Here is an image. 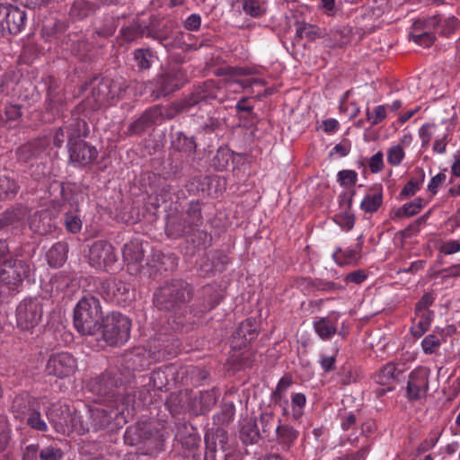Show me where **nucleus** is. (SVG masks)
I'll use <instances>...</instances> for the list:
<instances>
[{"label": "nucleus", "mask_w": 460, "mask_h": 460, "mask_svg": "<svg viewBox=\"0 0 460 460\" xmlns=\"http://www.w3.org/2000/svg\"><path fill=\"white\" fill-rule=\"evenodd\" d=\"M122 257L128 264L140 263L144 259L142 243L135 239L125 243L122 249Z\"/></svg>", "instance_id": "79ce46f5"}, {"label": "nucleus", "mask_w": 460, "mask_h": 460, "mask_svg": "<svg viewBox=\"0 0 460 460\" xmlns=\"http://www.w3.org/2000/svg\"><path fill=\"white\" fill-rule=\"evenodd\" d=\"M260 431L257 419L245 420L240 430V438L244 444L253 445L264 439Z\"/></svg>", "instance_id": "ea45409f"}, {"label": "nucleus", "mask_w": 460, "mask_h": 460, "mask_svg": "<svg viewBox=\"0 0 460 460\" xmlns=\"http://www.w3.org/2000/svg\"><path fill=\"white\" fill-rule=\"evenodd\" d=\"M93 391L98 396L97 401L103 403H112L116 407L117 411L100 406L90 408L88 411L90 426L84 427V432L91 429L97 431L105 429L118 413H124L126 410L128 414H129L130 409L134 411L143 406L146 399V393L143 392L138 393V398H137L136 392L122 394L120 388L116 385L115 381L106 376H102L95 382Z\"/></svg>", "instance_id": "f257e3e1"}, {"label": "nucleus", "mask_w": 460, "mask_h": 460, "mask_svg": "<svg viewBox=\"0 0 460 460\" xmlns=\"http://www.w3.org/2000/svg\"><path fill=\"white\" fill-rule=\"evenodd\" d=\"M434 319V313H425L414 310V318L411 326V333L415 338L421 337L429 331Z\"/></svg>", "instance_id": "4c0bfd02"}, {"label": "nucleus", "mask_w": 460, "mask_h": 460, "mask_svg": "<svg viewBox=\"0 0 460 460\" xmlns=\"http://www.w3.org/2000/svg\"><path fill=\"white\" fill-rule=\"evenodd\" d=\"M68 247L66 243L58 242L52 245L47 252V260L49 266L61 267L67 259Z\"/></svg>", "instance_id": "37998d69"}, {"label": "nucleus", "mask_w": 460, "mask_h": 460, "mask_svg": "<svg viewBox=\"0 0 460 460\" xmlns=\"http://www.w3.org/2000/svg\"><path fill=\"white\" fill-rule=\"evenodd\" d=\"M355 194L356 190H352L350 191H345L340 196L341 199L340 204L341 207H345V211L336 215L334 221L346 231H350L354 227L356 221L355 216L350 212V208L352 206V200Z\"/></svg>", "instance_id": "a878e982"}, {"label": "nucleus", "mask_w": 460, "mask_h": 460, "mask_svg": "<svg viewBox=\"0 0 460 460\" xmlns=\"http://www.w3.org/2000/svg\"><path fill=\"white\" fill-rule=\"evenodd\" d=\"M127 88V82L121 76L103 77L93 84L88 102L93 110L114 105L122 99Z\"/></svg>", "instance_id": "20e7f679"}, {"label": "nucleus", "mask_w": 460, "mask_h": 460, "mask_svg": "<svg viewBox=\"0 0 460 460\" xmlns=\"http://www.w3.org/2000/svg\"><path fill=\"white\" fill-rule=\"evenodd\" d=\"M95 11V4L85 0H75L69 11L70 17L75 21H81Z\"/></svg>", "instance_id": "49530a36"}, {"label": "nucleus", "mask_w": 460, "mask_h": 460, "mask_svg": "<svg viewBox=\"0 0 460 460\" xmlns=\"http://www.w3.org/2000/svg\"><path fill=\"white\" fill-rule=\"evenodd\" d=\"M99 291L105 300L121 306L128 305L135 298L130 285L117 279L102 281Z\"/></svg>", "instance_id": "f8f14e48"}, {"label": "nucleus", "mask_w": 460, "mask_h": 460, "mask_svg": "<svg viewBox=\"0 0 460 460\" xmlns=\"http://www.w3.org/2000/svg\"><path fill=\"white\" fill-rule=\"evenodd\" d=\"M126 362L127 367L131 368L133 371H142L150 364L149 359L146 358L144 355L138 350H136L135 352H132L127 356Z\"/></svg>", "instance_id": "bf43d9fd"}, {"label": "nucleus", "mask_w": 460, "mask_h": 460, "mask_svg": "<svg viewBox=\"0 0 460 460\" xmlns=\"http://www.w3.org/2000/svg\"><path fill=\"white\" fill-rule=\"evenodd\" d=\"M206 451L204 460H217V453L221 450L224 460H243L239 452L227 451V434L223 429H217L216 433H207L205 436Z\"/></svg>", "instance_id": "f3484780"}, {"label": "nucleus", "mask_w": 460, "mask_h": 460, "mask_svg": "<svg viewBox=\"0 0 460 460\" xmlns=\"http://www.w3.org/2000/svg\"><path fill=\"white\" fill-rule=\"evenodd\" d=\"M28 214L29 210L27 207L21 204L6 209L0 216V229L6 227L18 228L22 226L24 224Z\"/></svg>", "instance_id": "bb28decb"}, {"label": "nucleus", "mask_w": 460, "mask_h": 460, "mask_svg": "<svg viewBox=\"0 0 460 460\" xmlns=\"http://www.w3.org/2000/svg\"><path fill=\"white\" fill-rule=\"evenodd\" d=\"M405 157L403 147L400 145L392 146L387 150V162L392 166H398Z\"/></svg>", "instance_id": "0e129e2a"}, {"label": "nucleus", "mask_w": 460, "mask_h": 460, "mask_svg": "<svg viewBox=\"0 0 460 460\" xmlns=\"http://www.w3.org/2000/svg\"><path fill=\"white\" fill-rule=\"evenodd\" d=\"M76 370V359L68 352L52 354L45 367L47 376H52L59 379L70 377Z\"/></svg>", "instance_id": "6ab92c4d"}, {"label": "nucleus", "mask_w": 460, "mask_h": 460, "mask_svg": "<svg viewBox=\"0 0 460 460\" xmlns=\"http://www.w3.org/2000/svg\"><path fill=\"white\" fill-rule=\"evenodd\" d=\"M48 145L49 140L46 137L28 142L18 147L17 158L19 161L26 163L36 156L39 152L44 150Z\"/></svg>", "instance_id": "f704fd0d"}, {"label": "nucleus", "mask_w": 460, "mask_h": 460, "mask_svg": "<svg viewBox=\"0 0 460 460\" xmlns=\"http://www.w3.org/2000/svg\"><path fill=\"white\" fill-rule=\"evenodd\" d=\"M102 338L110 346L125 344L130 337V319L118 312H112L103 318Z\"/></svg>", "instance_id": "1a4fd4ad"}, {"label": "nucleus", "mask_w": 460, "mask_h": 460, "mask_svg": "<svg viewBox=\"0 0 460 460\" xmlns=\"http://www.w3.org/2000/svg\"><path fill=\"white\" fill-rule=\"evenodd\" d=\"M430 370L426 367H418L409 375L405 397L410 402H418L427 397L429 390Z\"/></svg>", "instance_id": "dca6fc26"}, {"label": "nucleus", "mask_w": 460, "mask_h": 460, "mask_svg": "<svg viewBox=\"0 0 460 460\" xmlns=\"http://www.w3.org/2000/svg\"><path fill=\"white\" fill-rule=\"evenodd\" d=\"M184 432L181 431L177 433L176 438L186 449L193 450L199 447L200 438L192 426H184Z\"/></svg>", "instance_id": "09e8293b"}, {"label": "nucleus", "mask_w": 460, "mask_h": 460, "mask_svg": "<svg viewBox=\"0 0 460 460\" xmlns=\"http://www.w3.org/2000/svg\"><path fill=\"white\" fill-rule=\"evenodd\" d=\"M218 393L215 388L200 391L192 402L193 411L196 414H205L216 405Z\"/></svg>", "instance_id": "7c9ffc66"}, {"label": "nucleus", "mask_w": 460, "mask_h": 460, "mask_svg": "<svg viewBox=\"0 0 460 460\" xmlns=\"http://www.w3.org/2000/svg\"><path fill=\"white\" fill-rule=\"evenodd\" d=\"M24 420L27 426L36 431L46 432L49 429L48 424L43 419L40 411L35 408L29 412Z\"/></svg>", "instance_id": "4d7b16f0"}, {"label": "nucleus", "mask_w": 460, "mask_h": 460, "mask_svg": "<svg viewBox=\"0 0 460 460\" xmlns=\"http://www.w3.org/2000/svg\"><path fill=\"white\" fill-rule=\"evenodd\" d=\"M64 455V451L56 442L41 448L38 444H31L23 448L22 460H62Z\"/></svg>", "instance_id": "4be33fe9"}, {"label": "nucleus", "mask_w": 460, "mask_h": 460, "mask_svg": "<svg viewBox=\"0 0 460 460\" xmlns=\"http://www.w3.org/2000/svg\"><path fill=\"white\" fill-rule=\"evenodd\" d=\"M423 19H417L413 22L411 25V31L409 34L410 40H411L415 44L423 47L429 48L436 40V35L434 33V30H430L429 27L417 28V23L419 22H423Z\"/></svg>", "instance_id": "2f4dec72"}, {"label": "nucleus", "mask_w": 460, "mask_h": 460, "mask_svg": "<svg viewBox=\"0 0 460 460\" xmlns=\"http://www.w3.org/2000/svg\"><path fill=\"white\" fill-rule=\"evenodd\" d=\"M34 398L28 394H21L14 397L12 411L17 419L24 420L34 407Z\"/></svg>", "instance_id": "58836bf2"}, {"label": "nucleus", "mask_w": 460, "mask_h": 460, "mask_svg": "<svg viewBox=\"0 0 460 460\" xmlns=\"http://www.w3.org/2000/svg\"><path fill=\"white\" fill-rule=\"evenodd\" d=\"M148 266L153 270L150 274L164 275L173 271L178 266V258L172 253L155 252Z\"/></svg>", "instance_id": "393cba45"}, {"label": "nucleus", "mask_w": 460, "mask_h": 460, "mask_svg": "<svg viewBox=\"0 0 460 460\" xmlns=\"http://www.w3.org/2000/svg\"><path fill=\"white\" fill-rule=\"evenodd\" d=\"M87 124L84 119L79 118H72L65 122L63 126L54 129L53 132V145L60 148L67 140L68 148L75 140L86 136Z\"/></svg>", "instance_id": "a211bd4d"}, {"label": "nucleus", "mask_w": 460, "mask_h": 460, "mask_svg": "<svg viewBox=\"0 0 460 460\" xmlns=\"http://www.w3.org/2000/svg\"><path fill=\"white\" fill-rule=\"evenodd\" d=\"M358 172L354 170H341L337 174V181L341 186L350 188L358 181Z\"/></svg>", "instance_id": "69168bd1"}, {"label": "nucleus", "mask_w": 460, "mask_h": 460, "mask_svg": "<svg viewBox=\"0 0 460 460\" xmlns=\"http://www.w3.org/2000/svg\"><path fill=\"white\" fill-rule=\"evenodd\" d=\"M219 259V253L217 252H210L208 254L206 258H204L199 264V271L203 276H208L212 274L215 271L222 270L221 269H217V265L215 262V260Z\"/></svg>", "instance_id": "e2e57ef3"}, {"label": "nucleus", "mask_w": 460, "mask_h": 460, "mask_svg": "<svg viewBox=\"0 0 460 460\" xmlns=\"http://www.w3.org/2000/svg\"><path fill=\"white\" fill-rule=\"evenodd\" d=\"M362 422H358L357 415L354 411L345 412L341 416V429L348 434L351 432L358 433V428H360Z\"/></svg>", "instance_id": "680f3d73"}, {"label": "nucleus", "mask_w": 460, "mask_h": 460, "mask_svg": "<svg viewBox=\"0 0 460 460\" xmlns=\"http://www.w3.org/2000/svg\"><path fill=\"white\" fill-rule=\"evenodd\" d=\"M183 236L186 237L187 243L192 246L190 254H194L199 250H206L212 243L211 234L199 229V227L190 229V232H186Z\"/></svg>", "instance_id": "473e14b6"}, {"label": "nucleus", "mask_w": 460, "mask_h": 460, "mask_svg": "<svg viewBox=\"0 0 460 460\" xmlns=\"http://www.w3.org/2000/svg\"><path fill=\"white\" fill-rule=\"evenodd\" d=\"M77 187L75 184H61L60 194L65 202L69 203L71 206L77 205L78 199L76 193Z\"/></svg>", "instance_id": "774afa93"}, {"label": "nucleus", "mask_w": 460, "mask_h": 460, "mask_svg": "<svg viewBox=\"0 0 460 460\" xmlns=\"http://www.w3.org/2000/svg\"><path fill=\"white\" fill-rule=\"evenodd\" d=\"M175 112L171 106L164 107L155 105L147 109L137 119L130 123L127 128L128 136L140 135L155 124L163 119H171L175 116Z\"/></svg>", "instance_id": "9d476101"}, {"label": "nucleus", "mask_w": 460, "mask_h": 460, "mask_svg": "<svg viewBox=\"0 0 460 460\" xmlns=\"http://www.w3.org/2000/svg\"><path fill=\"white\" fill-rule=\"evenodd\" d=\"M168 385V379L165 372L157 369L154 370L149 376L148 385L156 390H163Z\"/></svg>", "instance_id": "338daca9"}, {"label": "nucleus", "mask_w": 460, "mask_h": 460, "mask_svg": "<svg viewBox=\"0 0 460 460\" xmlns=\"http://www.w3.org/2000/svg\"><path fill=\"white\" fill-rule=\"evenodd\" d=\"M186 80V75L181 67H169L155 79V86L152 95L155 99L166 96L181 88Z\"/></svg>", "instance_id": "2eb2a0df"}, {"label": "nucleus", "mask_w": 460, "mask_h": 460, "mask_svg": "<svg viewBox=\"0 0 460 460\" xmlns=\"http://www.w3.org/2000/svg\"><path fill=\"white\" fill-rule=\"evenodd\" d=\"M27 14L25 11L12 5L9 10V18L5 25V33L16 35L25 27Z\"/></svg>", "instance_id": "72a5a7b5"}, {"label": "nucleus", "mask_w": 460, "mask_h": 460, "mask_svg": "<svg viewBox=\"0 0 460 460\" xmlns=\"http://www.w3.org/2000/svg\"><path fill=\"white\" fill-rule=\"evenodd\" d=\"M384 194L383 187L381 185H376L368 190L360 202V209L366 214H374L383 205Z\"/></svg>", "instance_id": "c85d7f7f"}, {"label": "nucleus", "mask_w": 460, "mask_h": 460, "mask_svg": "<svg viewBox=\"0 0 460 460\" xmlns=\"http://www.w3.org/2000/svg\"><path fill=\"white\" fill-rule=\"evenodd\" d=\"M258 333L259 332L255 322L251 319L242 322L232 335V348L234 349L245 348L248 343L257 338Z\"/></svg>", "instance_id": "5701e85b"}, {"label": "nucleus", "mask_w": 460, "mask_h": 460, "mask_svg": "<svg viewBox=\"0 0 460 460\" xmlns=\"http://www.w3.org/2000/svg\"><path fill=\"white\" fill-rule=\"evenodd\" d=\"M202 224L201 204L199 200H192L181 216L168 218L166 233L172 238H179L183 236L186 232H190V229L198 228Z\"/></svg>", "instance_id": "6e6552de"}, {"label": "nucleus", "mask_w": 460, "mask_h": 460, "mask_svg": "<svg viewBox=\"0 0 460 460\" xmlns=\"http://www.w3.org/2000/svg\"><path fill=\"white\" fill-rule=\"evenodd\" d=\"M298 436V430L289 424L281 423V420H279V424L275 428V440L283 450H289L295 444Z\"/></svg>", "instance_id": "c756f323"}, {"label": "nucleus", "mask_w": 460, "mask_h": 460, "mask_svg": "<svg viewBox=\"0 0 460 460\" xmlns=\"http://www.w3.org/2000/svg\"><path fill=\"white\" fill-rule=\"evenodd\" d=\"M242 7L252 18H261L267 13V3L264 0H242Z\"/></svg>", "instance_id": "8fccbe9b"}, {"label": "nucleus", "mask_w": 460, "mask_h": 460, "mask_svg": "<svg viewBox=\"0 0 460 460\" xmlns=\"http://www.w3.org/2000/svg\"><path fill=\"white\" fill-rule=\"evenodd\" d=\"M146 37L157 40L168 51L174 49L176 46L173 34L166 31L148 28L146 29Z\"/></svg>", "instance_id": "de8ad7c7"}, {"label": "nucleus", "mask_w": 460, "mask_h": 460, "mask_svg": "<svg viewBox=\"0 0 460 460\" xmlns=\"http://www.w3.org/2000/svg\"><path fill=\"white\" fill-rule=\"evenodd\" d=\"M296 27V38L297 40L305 38L308 40H314L319 36L317 27L310 23L297 22Z\"/></svg>", "instance_id": "13d9d810"}, {"label": "nucleus", "mask_w": 460, "mask_h": 460, "mask_svg": "<svg viewBox=\"0 0 460 460\" xmlns=\"http://www.w3.org/2000/svg\"><path fill=\"white\" fill-rule=\"evenodd\" d=\"M171 147L186 156L193 155L197 151L194 137H189L182 131L172 132L170 136Z\"/></svg>", "instance_id": "cd10ccee"}, {"label": "nucleus", "mask_w": 460, "mask_h": 460, "mask_svg": "<svg viewBox=\"0 0 460 460\" xmlns=\"http://www.w3.org/2000/svg\"><path fill=\"white\" fill-rule=\"evenodd\" d=\"M341 314L332 311L327 316L317 317L313 323L315 333L323 341L331 340L338 332V321Z\"/></svg>", "instance_id": "b1692460"}, {"label": "nucleus", "mask_w": 460, "mask_h": 460, "mask_svg": "<svg viewBox=\"0 0 460 460\" xmlns=\"http://www.w3.org/2000/svg\"><path fill=\"white\" fill-rule=\"evenodd\" d=\"M425 180V172L422 168L417 167L412 172L410 181L404 185L400 192L402 198H408L415 195L420 189Z\"/></svg>", "instance_id": "c03bdc74"}, {"label": "nucleus", "mask_w": 460, "mask_h": 460, "mask_svg": "<svg viewBox=\"0 0 460 460\" xmlns=\"http://www.w3.org/2000/svg\"><path fill=\"white\" fill-rule=\"evenodd\" d=\"M112 244L106 240H97L89 250V263L98 270L111 271L117 262Z\"/></svg>", "instance_id": "4468645a"}, {"label": "nucleus", "mask_w": 460, "mask_h": 460, "mask_svg": "<svg viewBox=\"0 0 460 460\" xmlns=\"http://www.w3.org/2000/svg\"><path fill=\"white\" fill-rule=\"evenodd\" d=\"M399 374L400 371L397 369L396 365L389 362L375 373L373 380L377 385L394 386Z\"/></svg>", "instance_id": "e433bc0d"}, {"label": "nucleus", "mask_w": 460, "mask_h": 460, "mask_svg": "<svg viewBox=\"0 0 460 460\" xmlns=\"http://www.w3.org/2000/svg\"><path fill=\"white\" fill-rule=\"evenodd\" d=\"M193 296V288L182 279L166 282L154 294V304L159 310L173 313V323L184 328L195 323L194 315L188 310Z\"/></svg>", "instance_id": "f03ea898"}, {"label": "nucleus", "mask_w": 460, "mask_h": 460, "mask_svg": "<svg viewBox=\"0 0 460 460\" xmlns=\"http://www.w3.org/2000/svg\"><path fill=\"white\" fill-rule=\"evenodd\" d=\"M49 420L55 430L61 434H69L73 431L84 433L85 429L81 416L67 405L55 409L49 416Z\"/></svg>", "instance_id": "9b49d317"}, {"label": "nucleus", "mask_w": 460, "mask_h": 460, "mask_svg": "<svg viewBox=\"0 0 460 460\" xmlns=\"http://www.w3.org/2000/svg\"><path fill=\"white\" fill-rule=\"evenodd\" d=\"M306 396L303 393H293L290 397L291 418L298 421L305 414Z\"/></svg>", "instance_id": "3c124183"}, {"label": "nucleus", "mask_w": 460, "mask_h": 460, "mask_svg": "<svg viewBox=\"0 0 460 460\" xmlns=\"http://www.w3.org/2000/svg\"><path fill=\"white\" fill-rule=\"evenodd\" d=\"M19 185L9 177L0 178V199L13 198L19 190Z\"/></svg>", "instance_id": "052dcab7"}, {"label": "nucleus", "mask_w": 460, "mask_h": 460, "mask_svg": "<svg viewBox=\"0 0 460 460\" xmlns=\"http://www.w3.org/2000/svg\"><path fill=\"white\" fill-rule=\"evenodd\" d=\"M376 431V423L374 420L368 419L360 425L359 434L351 432L347 434L344 438H341L339 446L344 447L346 444L357 447L360 445V448L352 453L345 454L337 458V460H366L373 444L372 436Z\"/></svg>", "instance_id": "423d86ee"}, {"label": "nucleus", "mask_w": 460, "mask_h": 460, "mask_svg": "<svg viewBox=\"0 0 460 460\" xmlns=\"http://www.w3.org/2000/svg\"><path fill=\"white\" fill-rule=\"evenodd\" d=\"M426 206V202L421 198H416L412 201L403 204L402 207L394 209L391 214L393 220H398L402 217H411L420 212Z\"/></svg>", "instance_id": "a19ab883"}, {"label": "nucleus", "mask_w": 460, "mask_h": 460, "mask_svg": "<svg viewBox=\"0 0 460 460\" xmlns=\"http://www.w3.org/2000/svg\"><path fill=\"white\" fill-rule=\"evenodd\" d=\"M43 306L39 298H25L16 308V323L18 328L31 331L41 321Z\"/></svg>", "instance_id": "ddd939ff"}, {"label": "nucleus", "mask_w": 460, "mask_h": 460, "mask_svg": "<svg viewBox=\"0 0 460 460\" xmlns=\"http://www.w3.org/2000/svg\"><path fill=\"white\" fill-rule=\"evenodd\" d=\"M148 27H142L138 22H133L120 30V36L127 42H132L146 36Z\"/></svg>", "instance_id": "5fc2aeb1"}, {"label": "nucleus", "mask_w": 460, "mask_h": 460, "mask_svg": "<svg viewBox=\"0 0 460 460\" xmlns=\"http://www.w3.org/2000/svg\"><path fill=\"white\" fill-rule=\"evenodd\" d=\"M103 322L100 300L93 296H83L74 308L73 323L81 335L96 334Z\"/></svg>", "instance_id": "7ed1b4c3"}, {"label": "nucleus", "mask_w": 460, "mask_h": 460, "mask_svg": "<svg viewBox=\"0 0 460 460\" xmlns=\"http://www.w3.org/2000/svg\"><path fill=\"white\" fill-rule=\"evenodd\" d=\"M224 98L225 92L219 83L215 80H207L195 86L193 92L188 97L173 102L172 107L175 114H178L201 102L208 103L215 100L222 102Z\"/></svg>", "instance_id": "0eeeda50"}, {"label": "nucleus", "mask_w": 460, "mask_h": 460, "mask_svg": "<svg viewBox=\"0 0 460 460\" xmlns=\"http://www.w3.org/2000/svg\"><path fill=\"white\" fill-rule=\"evenodd\" d=\"M417 24V28L426 26L443 38H450L460 27V20L452 14L435 13L425 17L423 22H419Z\"/></svg>", "instance_id": "aec40b11"}, {"label": "nucleus", "mask_w": 460, "mask_h": 460, "mask_svg": "<svg viewBox=\"0 0 460 460\" xmlns=\"http://www.w3.org/2000/svg\"><path fill=\"white\" fill-rule=\"evenodd\" d=\"M134 61L138 70H148L154 61V54L149 49H137L133 52Z\"/></svg>", "instance_id": "603ef678"}, {"label": "nucleus", "mask_w": 460, "mask_h": 460, "mask_svg": "<svg viewBox=\"0 0 460 460\" xmlns=\"http://www.w3.org/2000/svg\"><path fill=\"white\" fill-rule=\"evenodd\" d=\"M117 27V19L111 15H105L100 23L96 25L95 32L101 37L108 38L114 34Z\"/></svg>", "instance_id": "864d4df0"}, {"label": "nucleus", "mask_w": 460, "mask_h": 460, "mask_svg": "<svg viewBox=\"0 0 460 460\" xmlns=\"http://www.w3.org/2000/svg\"><path fill=\"white\" fill-rule=\"evenodd\" d=\"M69 160L74 166H85L92 164L98 156L95 146L78 138L68 148Z\"/></svg>", "instance_id": "412c9836"}, {"label": "nucleus", "mask_w": 460, "mask_h": 460, "mask_svg": "<svg viewBox=\"0 0 460 460\" xmlns=\"http://www.w3.org/2000/svg\"><path fill=\"white\" fill-rule=\"evenodd\" d=\"M275 419L276 415L270 405H268L261 411L257 422L258 425L260 424L261 426L259 429L261 432V434L262 435V438H270L275 426Z\"/></svg>", "instance_id": "a18cd8bd"}, {"label": "nucleus", "mask_w": 460, "mask_h": 460, "mask_svg": "<svg viewBox=\"0 0 460 460\" xmlns=\"http://www.w3.org/2000/svg\"><path fill=\"white\" fill-rule=\"evenodd\" d=\"M124 441L129 446H140L142 454L154 455L162 450L163 438L158 432L153 431L151 425L147 422H137L127 428L124 434Z\"/></svg>", "instance_id": "39448f33"}, {"label": "nucleus", "mask_w": 460, "mask_h": 460, "mask_svg": "<svg viewBox=\"0 0 460 460\" xmlns=\"http://www.w3.org/2000/svg\"><path fill=\"white\" fill-rule=\"evenodd\" d=\"M360 252L361 247L358 244H357L356 248L348 247L341 249V247H336L332 253V259L339 266L355 265L360 258Z\"/></svg>", "instance_id": "c9c22d12"}, {"label": "nucleus", "mask_w": 460, "mask_h": 460, "mask_svg": "<svg viewBox=\"0 0 460 460\" xmlns=\"http://www.w3.org/2000/svg\"><path fill=\"white\" fill-rule=\"evenodd\" d=\"M233 160V152L227 147H220L212 159V165L217 171H225Z\"/></svg>", "instance_id": "6e6d98bb"}]
</instances>
